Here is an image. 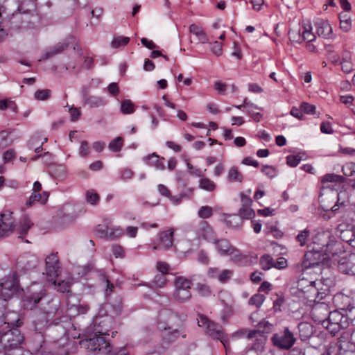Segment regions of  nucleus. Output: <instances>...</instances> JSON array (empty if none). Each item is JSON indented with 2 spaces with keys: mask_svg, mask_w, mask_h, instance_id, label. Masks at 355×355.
Wrapping results in <instances>:
<instances>
[{
  "mask_svg": "<svg viewBox=\"0 0 355 355\" xmlns=\"http://www.w3.org/2000/svg\"><path fill=\"white\" fill-rule=\"evenodd\" d=\"M23 324L16 312H9L4 318V324L0 326V346L5 355H11L13 350L22 347L24 336L18 329Z\"/></svg>",
  "mask_w": 355,
  "mask_h": 355,
  "instance_id": "1",
  "label": "nucleus"
},
{
  "mask_svg": "<svg viewBox=\"0 0 355 355\" xmlns=\"http://www.w3.org/2000/svg\"><path fill=\"white\" fill-rule=\"evenodd\" d=\"M311 313L315 320L322 322L334 335L340 329H346L349 324V318L345 313L338 310L329 311L326 304H315Z\"/></svg>",
  "mask_w": 355,
  "mask_h": 355,
  "instance_id": "2",
  "label": "nucleus"
},
{
  "mask_svg": "<svg viewBox=\"0 0 355 355\" xmlns=\"http://www.w3.org/2000/svg\"><path fill=\"white\" fill-rule=\"evenodd\" d=\"M334 238L329 230H318L312 237L313 243L316 244L318 248L313 251H309L306 253L303 261L304 266L305 268H311L318 265L320 261L317 259V257L320 256V252H322Z\"/></svg>",
  "mask_w": 355,
  "mask_h": 355,
  "instance_id": "3",
  "label": "nucleus"
},
{
  "mask_svg": "<svg viewBox=\"0 0 355 355\" xmlns=\"http://www.w3.org/2000/svg\"><path fill=\"white\" fill-rule=\"evenodd\" d=\"M83 344L90 355H110L112 349L110 343L101 336L95 335L84 340Z\"/></svg>",
  "mask_w": 355,
  "mask_h": 355,
  "instance_id": "4",
  "label": "nucleus"
},
{
  "mask_svg": "<svg viewBox=\"0 0 355 355\" xmlns=\"http://www.w3.org/2000/svg\"><path fill=\"white\" fill-rule=\"evenodd\" d=\"M46 295V289L41 284H32L28 288V293L23 298V306L25 309H33Z\"/></svg>",
  "mask_w": 355,
  "mask_h": 355,
  "instance_id": "5",
  "label": "nucleus"
},
{
  "mask_svg": "<svg viewBox=\"0 0 355 355\" xmlns=\"http://www.w3.org/2000/svg\"><path fill=\"white\" fill-rule=\"evenodd\" d=\"M296 338L293 332L288 327L275 333L271 337L272 345L281 350H289L295 345Z\"/></svg>",
  "mask_w": 355,
  "mask_h": 355,
  "instance_id": "6",
  "label": "nucleus"
},
{
  "mask_svg": "<svg viewBox=\"0 0 355 355\" xmlns=\"http://www.w3.org/2000/svg\"><path fill=\"white\" fill-rule=\"evenodd\" d=\"M191 284L192 282L191 279L183 276L176 277L174 280V299L180 303L189 300L191 297Z\"/></svg>",
  "mask_w": 355,
  "mask_h": 355,
  "instance_id": "7",
  "label": "nucleus"
},
{
  "mask_svg": "<svg viewBox=\"0 0 355 355\" xmlns=\"http://www.w3.org/2000/svg\"><path fill=\"white\" fill-rule=\"evenodd\" d=\"M198 324L200 327L204 328L206 333L212 338L220 340L225 347L224 333L220 324L211 321L204 315H199L198 318Z\"/></svg>",
  "mask_w": 355,
  "mask_h": 355,
  "instance_id": "8",
  "label": "nucleus"
},
{
  "mask_svg": "<svg viewBox=\"0 0 355 355\" xmlns=\"http://www.w3.org/2000/svg\"><path fill=\"white\" fill-rule=\"evenodd\" d=\"M321 252L327 256V259H331L335 262L341 264L345 263L344 261L345 257H343V255L345 254L343 245L341 242L336 241L334 238L327 244V246L325 247Z\"/></svg>",
  "mask_w": 355,
  "mask_h": 355,
  "instance_id": "9",
  "label": "nucleus"
},
{
  "mask_svg": "<svg viewBox=\"0 0 355 355\" xmlns=\"http://www.w3.org/2000/svg\"><path fill=\"white\" fill-rule=\"evenodd\" d=\"M18 288L17 277L16 275L11 274L5 277L0 283V296L9 299Z\"/></svg>",
  "mask_w": 355,
  "mask_h": 355,
  "instance_id": "10",
  "label": "nucleus"
},
{
  "mask_svg": "<svg viewBox=\"0 0 355 355\" xmlns=\"http://www.w3.org/2000/svg\"><path fill=\"white\" fill-rule=\"evenodd\" d=\"M96 232L101 238L115 240L123 236L124 230L120 226L103 227L102 225H98Z\"/></svg>",
  "mask_w": 355,
  "mask_h": 355,
  "instance_id": "11",
  "label": "nucleus"
},
{
  "mask_svg": "<svg viewBox=\"0 0 355 355\" xmlns=\"http://www.w3.org/2000/svg\"><path fill=\"white\" fill-rule=\"evenodd\" d=\"M196 236L198 239H202L212 243L216 238V234L212 227L205 220H200L195 230Z\"/></svg>",
  "mask_w": 355,
  "mask_h": 355,
  "instance_id": "12",
  "label": "nucleus"
},
{
  "mask_svg": "<svg viewBox=\"0 0 355 355\" xmlns=\"http://www.w3.org/2000/svg\"><path fill=\"white\" fill-rule=\"evenodd\" d=\"M321 284L320 281H316L313 285L309 286L308 288L303 293L304 295V297L310 302H315V304H324L323 302H320L326 295L324 292L320 291L319 286Z\"/></svg>",
  "mask_w": 355,
  "mask_h": 355,
  "instance_id": "13",
  "label": "nucleus"
},
{
  "mask_svg": "<svg viewBox=\"0 0 355 355\" xmlns=\"http://www.w3.org/2000/svg\"><path fill=\"white\" fill-rule=\"evenodd\" d=\"M157 328L162 331V338L167 343L175 342L180 336L185 338L187 335L178 329H173L170 327H166L162 322H158Z\"/></svg>",
  "mask_w": 355,
  "mask_h": 355,
  "instance_id": "14",
  "label": "nucleus"
},
{
  "mask_svg": "<svg viewBox=\"0 0 355 355\" xmlns=\"http://www.w3.org/2000/svg\"><path fill=\"white\" fill-rule=\"evenodd\" d=\"M174 230L169 229L168 231H163L158 234V243L153 247V250H168L173 243Z\"/></svg>",
  "mask_w": 355,
  "mask_h": 355,
  "instance_id": "15",
  "label": "nucleus"
},
{
  "mask_svg": "<svg viewBox=\"0 0 355 355\" xmlns=\"http://www.w3.org/2000/svg\"><path fill=\"white\" fill-rule=\"evenodd\" d=\"M14 230V218L11 212L0 214V237L6 236Z\"/></svg>",
  "mask_w": 355,
  "mask_h": 355,
  "instance_id": "16",
  "label": "nucleus"
},
{
  "mask_svg": "<svg viewBox=\"0 0 355 355\" xmlns=\"http://www.w3.org/2000/svg\"><path fill=\"white\" fill-rule=\"evenodd\" d=\"M316 33L319 37L325 39L333 37V30L328 21L323 19H317L314 22Z\"/></svg>",
  "mask_w": 355,
  "mask_h": 355,
  "instance_id": "17",
  "label": "nucleus"
},
{
  "mask_svg": "<svg viewBox=\"0 0 355 355\" xmlns=\"http://www.w3.org/2000/svg\"><path fill=\"white\" fill-rule=\"evenodd\" d=\"M234 107L239 110L246 109L248 114L256 122L260 121L262 114L257 110H261L262 108L258 107L257 105L251 103L248 98H245L243 104L239 105H234Z\"/></svg>",
  "mask_w": 355,
  "mask_h": 355,
  "instance_id": "18",
  "label": "nucleus"
},
{
  "mask_svg": "<svg viewBox=\"0 0 355 355\" xmlns=\"http://www.w3.org/2000/svg\"><path fill=\"white\" fill-rule=\"evenodd\" d=\"M60 262L57 253H52L46 258V271L48 276L56 277L58 276Z\"/></svg>",
  "mask_w": 355,
  "mask_h": 355,
  "instance_id": "19",
  "label": "nucleus"
},
{
  "mask_svg": "<svg viewBox=\"0 0 355 355\" xmlns=\"http://www.w3.org/2000/svg\"><path fill=\"white\" fill-rule=\"evenodd\" d=\"M212 243L215 245L218 252L222 256L230 255L235 252V247L230 244V241L225 239H217L216 237Z\"/></svg>",
  "mask_w": 355,
  "mask_h": 355,
  "instance_id": "20",
  "label": "nucleus"
},
{
  "mask_svg": "<svg viewBox=\"0 0 355 355\" xmlns=\"http://www.w3.org/2000/svg\"><path fill=\"white\" fill-rule=\"evenodd\" d=\"M83 102L84 105H89L91 107H103L107 101L101 97L90 96L86 93L83 94Z\"/></svg>",
  "mask_w": 355,
  "mask_h": 355,
  "instance_id": "21",
  "label": "nucleus"
},
{
  "mask_svg": "<svg viewBox=\"0 0 355 355\" xmlns=\"http://www.w3.org/2000/svg\"><path fill=\"white\" fill-rule=\"evenodd\" d=\"M146 163L150 166L155 167L157 170L163 171L165 169V165L162 162L164 160V157H160L157 153H153L150 155L146 156L144 158Z\"/></svg>",
  "mask_w": 355,
  "mask_h": 355,
  "instance_id": "22",
  "label": "nucleus"
},
{
  "mask_svg": "<svg viewBox=\"0 0 355 355\" xmlns=\"http://www.w3.org/2000/svg\"><path fill=\"white\" fill-rule=\"evenodd\" d=\"M69 46V44L65 42H58L53 47L48 49L44 54L42 55V58L40 60H47L57 54H59L64 51Z\"/></svg>",
  "mask_w": 355,
  "mask_h": 355,
  "instance_id": "23",
  "label": "nucleus"
},
{
  "mask_svg": "<svg viewBox=\"0 0 355 355\" xmlns=\"http://www.w3.org/2000/svg\"><path fill=\"white\" fill-rule=\"evenodd\" d=\"M189 32L197 37L199 42L202 44L209 42L208 36L202 27L193 24L189 26Z\"/></svg>",
  "mask_w": 355,
  "mask_h": 355,
  "instance_id": "24",
  "label": "nucleus"
},
{
  "mask_svg": "<svg viewBox=\"0 0 355 355\" xmlns=\"http://www.w3.org/2000/svg\"><path fill=\"white\" fill-rule=\"evenodd\" d=\"M344 182V177L335 173H327L321 178V182L323 184V187H330L331 186H334L329 185V183H343Z\"/></svg>",
  "mask_w": 355,
  "mask_h": 355,
  "instance_id": "25",
  "label": "nucleus"
},
{
  "mask_svg": "<svg viewBox=\"0 0 355 355\" xmlns=\"http://www.w3.org/2000/svg\"><path fill=\"white\" fill-rule=\"evenodd\" d=\"M49 198V193L43 192L42 193L33 192L29 199L27 200L26 205L27 207L33 206L35 202H40L42 204H45Z\"/></svg>",
  "mask_w": 355,
  "mask_h": 355,
  "instance_id": "26",
  "label": "nucleus"
},
{
  "mask_svg": "<svg viewBox=\"0 0 355 355\" xmlns=\"http://www.w3.org/2000/svg\"><path fill=\"white\" fill-rule=\"evenodd\" d=\"M299 335L302 340L309 338L313 334V327L309 322H302L297 326Z\"/></svg>",
  "mask_w": 355,
  "mask_h": 355,
  "instance_id": "27",
  "label": "nucleus"
},
{
  "mask_svg": "<svg viewBox=\"0 0 355 355\" xmlns=\"http://www.w3.org/2000/svg\"><path fill=\"white\" fill-rule=\"evenodd\" d=\"M351 60V55L349 52L345 51L343 55L342 61L340 62L342 71L345 73H350L354 70V66Z\"/></svg>",
  "mask_w": 355,
  "mask_h": 355,
  "instance_id": "28",
  "label": "nucleus"
},
{
  "mask_svg": "<svg viewBox=\"0 0 355 355\" xmlns=\"http://www.w3.org/2000/svg\"><path fill=\"white\" fill-rule=\"evenodd\" d=\"M33 225L32 221L27 216H24L20 220V227L19 230V238L24 236L29 229Z\"/></svg>",
  "mask_w": 355,
  "mask_h": 355,
  "instance_id": "29",
  "label": "nucleus"
},
{
  "mask_svg": "<svg viewBox=\"0 0 355 355\" xmlns=\"http://www.w3.org/2000/svg\"><path fill=\"white\" fill-rule=\"evenodd\" d=\"M227 180L231 182H241L243 175L237 167L233 166L228 171Z\"/></svg>",
  "mask_w": 355,
  "mask_h": 355,
  "instance_id": "30",
  "label": "nucleus"
},
{
  "mask_svg": "<svg viewBox=\"0 0 355 355\" xmlns=\"http://www.w3.org/2000/svg\"><path fill=\"white\" fill-rule=\"evenodd\" d=\"M340 28L344 32H348L351 30L352 22L350 17L347 13H340L339 15Z\"/></svg>",
  "mask_w": 355,
  "mask_h": 355,
  "instance_id": "31",
  "label": "nucleus"
},
{
  "mask_svg": "<svg viewBox=\"0 0 355 355\" xmlns=\"http://www.w3.org/2000/svg\"><path fill=\"white\" fill-rule=\"evenodd\" d=\"M216 185L214 181L207 178H204L199 181V188L205 191L212 192L216 189Z\"/></svg>",
  "mask_w": 355,
  "mask_h": 355,
  "instance_id": "32",
  "label": "nucleus"
},
{
  "mask_svg": "<svg viewBox=\"0 0 355 355\" xmlns=\"http://www.w3.org/2000/svg\"><path fill=\"white\" fill-rule=\"evenodd\" d=\"M349 196L348 193L345 190H342L337 193V201L336 204L332 207L333 211H336L340 205H345V202L348 201Z\"/></svg>",
  "mask_w": 355,
  "mask_h": 355,
  "instance_id": "33",
  "label": "nucleus"
},
{
  "mask_svg": "<svg viewBox=\"0 0 355 355\" xmlns=\"http://www.w3.org/2000/svg\"><path fill=\"white\" fill-rule=\"evenodd\" d=\"M261 268L264 270H268L273 268L274 259L269 254H263L259 260Z\"/></svg>",
  "mask_w": 355,
  "mask_h": 355,
  "instance_id": "34",
  "label": "nucleus"
},
{
  "mask_svg": "<svg viewBox=\"0 0 355 355\" xmlns=\"http://www.w3.org/2000/svg\"><path fill=\"white\" fill-rule=\"evenodd\" d=\"M311 25H307L306 26H303V30L302 31V42H311L315 40V35L311 31Z\"/></svg>",
  "mask_w": 355,
  "mask_h": 355,
  "instance_id": "35",
  "label": "nucleus"
},
{
  "mask_svg": "<svg viewBox=\"0 0 355 355\" xmlns=\"http://www.w3.org/2000/svg\"><path fill=\"white\" fill-rule=\"evenodd\" d=\"M310 236V230L308 228L300 231L295 236V241L299 243L301 247L306 244V241Z\"/></svg>",
  "mask_w": 355,
  "mask_h": 355,
  "instance_id": "36",
  "label": "nucleus"
},
{
  "mask_svg": "<svg viewBox=\"0 0 355 355\" xmlns=\"http://www.w3.org/2000/svg\"><path fill=\"white\" fill-rule=\"evenodd\" d=\"M86 201L92 205H98L100 200V196L94 189H89L86 191Z\"/></svg>",
  "mask_w": 355,
  "mask_h": 355,
  "instance_id": "37",
  "label": "nucleus"
},
{
  "mask_svg": "<svg viewBox=\"0 0 355 355\" xmlns=\"http://www.w3.org/2000/svg\"><path fill=\"white\" fill-rule=\"evenodd\" d=\"M193 189L191 188H189L187 192H181L178 196H173L171 194L170 195V197L168 198L170 199V200L175 205H179L182 199L186 197H189V196L192 195Z\"/></svg>",
  "mask_w": 355,
  "mask_h": 355,
  "instance_id": "38",
  "label": "nucleus"
},
{
  "mask_svg": "<svg viewBox=\"0 0 355 355\" xmlns=\"http://www.w3.org/2000/svg\"><path fill=\"white\" fill-rule=\"evenodd\" d=\"M230 255H232V261L240 265L245 264L247 262L248 258L247 255L241 254L236 248L235 252L234 251V252Z\"/></svg>",
  "mask_w": 355,
  "mask_h": 355,
  "instance_id": "39",
  "label": "nucleus"
},
{
  "mask_svg": "<svg viewBox=\"0 0 355 355\" xmlns=\"http://www.w3.org/2000/svg\"><path fill=\"white\" fill-rule=\"evenodd\" d=\"M234 271L230 269H223L218 274V280L222 284L227 282L233 276Z\"/></svg>",
  "mask_w": 355,
  "mask_h": 355,
  "instance_id": "40",
  "label": "nucleus"
},
{
  "mask_svg": "<svg viewBox=\"0 0 355 355\" xmlns=\"http://www.w3.org/2000/svg\"><path fill=\"white\" fill-rule=\"evenodd\" d=\"M213 214V209L208 205L200 207L198 211V217L202 219L209 218L212 216Z\"/></svg>",
  "mask_w": 355,
  "mask_h": 355,
  "instance_id": "41",
  "label": "nucleus"
},
{
  "mask_svg": "<svg viewBox=\"0 0 355 355\" xmlns=\"http://www.w3.org/2000/svg\"><path fill=\"white\" fill-rule=\"evenodd\" d=\"M239 215L241 218L250 219L254 216L255 213L250 206H242L239 210Z\"/></svg>",
  "mask_w": 355,
  "mask_h": 355,
  "instance_id": "42",
  "label": "nucleus"
},
{
  "mask_svg": "<svg viewBox=\"0 0 355 355\" xmlns=\"http://www.w3.org/2000/svg\"><path fill=\"white\" fill-rule=\"evenodd\" d=\"M135 105L130 100H125L121 103V111L124 114H130L135 112Z\"/></svg>",
  "mask_w": 355,
  "mask_h": 355,
  "instance_id": "43",
  "label": "nucleus"
},
{
  "mask_svg": "<svg viewBox=\"0 0 355 355\" xmlns=\"http://www.w3.org/2000/svg\"><path fill=\"white\" fill-rule=\"evenodd\" d=\"M266 297L263 295L257 293L252 295L249 300V304L254 305L257 308H259L263 303Z\"/></svg>",
  "mask_w": 355,
  "mask_h": 355,
  "instance_id": "44",
  "label": "nucleus"
},
{
  "mask_svg": "<svg viewBox=\"0 0 355 355\" xmlns=\"http://www.w3.org/2000/svg\"><path fill=\"white\" fill-rule=\"evenodd\" d=\"M289 40L292 42L301 44L302 42V35L301 30H291L288 32Z\"/></svg>",
  "mask_w": 355,
  "mask_h": 355,
  "instance_id": "45",
  "label": "nucleus"
},
{
  "mask_svg": "<svg viewBox=\"0 0 355 355\" xmlns=\"http://www.w3.org/2000/svg\"><path fill=\"white\" fill-rule=\"evenodd\" d=\"M123 146V139L121 137H118L114 139L109 144V148L113 152H119L121 150Z\"/></svg>",
  "mask_w": 355,
  "mask_h": 355,
  "instance_id": "46",
  "label": "nucleus"
},
{
  "mask_svg": "<svg viewBox=\"0 0 355 355\" xmlns=\"http://www.w3.org/2000/svg\"><path fill=\"white\" fill-rule=\"evenodd\" d=\"M130 41L128 37L118 36L114 38L112 42V46L114 48H118L121 46L126 45Z\"/></svg>",
  "mask_w": 355,
  "mask_h": 355,
  "instance_id": "47",
  "label": "nucleus"
},
{
  "mask_svg": "<svg viewBox=\"0 0 355 355\" xmlns=\"http://www.w3.org/2000/svg\"><path fill=\"white\" fill-rule=\"evenodd\" d=\"M50 96L51 90L47 89L37 90L34 94V97L37 101H46L49 98Z\"/></svg>",
  "mask_w": 355,
  "mask_h": 355,
  "instance_id": "48",
  "label": "nucleus"
},
{
  "mask_svg": "<svg viewBox=\"0 0 355 355\" xmlns=\"http://www.w3.org/2000/svg\"><path fill=\"white\" fill-rule=\"evenodd\" d=\"M261 172L270 178H273L277 175V171L272 166L263 165L261 168Z\"/></svg>",
  "mask_w": 355,
  "mask_h": 355,
  "instance_id": "49",
  "label": "nucleus"
},
{
  "mask_svg": "<svg viewBox=\"0 0 355 355\" xmlns=\"http://www.w3.org/2000/svg\"><path fill=\"white\" fill-rule=\"evenodd\" d=\"M342 171L345 176H352L355 174V163L348 162L342 167Z\"/></svg>",
  "mask_w": 355,
  "mask_h": 355,
  "instance_id": "50",
  "label": "nucleus"
},
{
  "mask_svg": "<svg viewBox=\"0 0 355 355\" xmlns=\"http://www.w3.org/2000/svg\"><path fill=\"white\" fill-rule=\"evenodd\" d=\"M316 281H310L305 278H302L298 280L297 287V289L302 293L305 292V290L308 288L309 286L313 285Z\"/></svg>",
  "mask_w": 355,
  "mask_h": 355,
  "instance_id": "51",
  "label": "nucleus"
},
{
  "mask_svg": "<svg viewBox=\"0 0 355 355\" xmlns=\"http://www.w3.org/2000/svg\"><path fill=\"white\" fill-rule=\"evenodd\" d=\"M315 106L306 102H303L300 105V110L307 114H313L315 112Z\"/></svg>",
  "mask_w": 355,
  "mask_h": 355,
  "instance_id": "52",
  "label": "nucleus"
},
{
  "mask_svg": "<svg viewBox=\"0 0 355 355\" xmlns=\"http://www.w3.org/2000/svg\"><path fill=\"white\" fill-rule=\"evenodd\" d=\"M7 300L0 296V326L4 324V318L8 313L4 314Z\"/></svg>",
  "mask_w": 355,
  "mask_h": 355,
  "instance_id": "53",
  "label": "nucleus"
},
{
  "mask_svg": "<svg viewBox=\"0 0 355 355\" xmlns=\"http://www.w3.org/2000/svg\"><path fill=\"white\" fill-rule=\"evenodd\" d=\"M167 282V279L164 275H157L155 276L153 279V284L158 288H162L165 286Z\"/></svg>",
  "mask_w": 355,
  "mask_h": 355,
  "instance_id": "54",
  "label": "nucleus"
},
{
  "mask_svg": "<svg viewBox=\"0 0 355 355\" xmlns=\"http://www.w3.org/2000/svg\"><path fill=\"white\" fill-rule=\"evenodd\" d=\"M170 266L169 265L164 261H159L156 264V269L158 272H159L162 275H166L168 273Z\"/></svg>",
  "mask_w": 355,
  "mask_h": 355,
  "instance_id": "55",
  "label": "nucleus"
},
{
  "mask_svg": "<svg viewBox=\"0 0 355 355\" xmlns=\"http://www.w3.org/2000/svg\"><path fill=\"white\" fill-rule=\"evenodd\" d=\"M53 283L58 291L62 293L69 292L70 288V283L69 282L63 280L59 282L57 284L55 282Z\"/></svg>",
  "mask_w": 355,
  "mask_h": 355,
  "instance_id": "56",
  "label": "nucleus"
},
{
  "mask_svg": "<svg viewBox=\"0 0 355 355\" xmlns=\"http://www.w3.org/2000/svg\"><path fill=\"white\" fill-rule=\"evenodd\" d=\"M301 161V157L299 155H290L286 157V164L291 167L297 166Z\"/></svg>",
  "mask_w": 355,
  "mask_h": 355,
  "instance_id": "57",
  "label": "nucleus"
},
{
  "mask_svg": "<svg viewBox=\"0 0 355 355\" xmlns=\"http://www.w3.org/2000/svg\"><path fill=\"white\" fill-rule=\"evenodd\" d=\"M197 288L199 293L203 297H207L211 295V289L209 286L206 284H198Z\"/></svg>",
  "mask_w": 355,
  "mask_h": 355,
  "instance_id": "58",
  "label": "nucleus"
},
{
  "mask_svg": "<svg viewBox=\"0 0 355 355\" xmlns=\"http://www.w3.org/2000/svg\"><path fill=\"white\" fill-rule=\"evenodd\" d=\"M79 153L81 157H85L89 154V144L87 141H82L80 143Z\"/></svg>",
  "mask_w": 355,
  "mask_h": 355,
  "instance_id": "59",
  "label": "nucleus"
},
{
  "mask_svg": "<svg viewBox=\"0 0 355 355\" xmlns=\"http://www.w3.org/2000/svg\"><path fill=\"white\" fill-rule=\"evenodd\" d=\"M287 260L284 257H279L276 261L274 260L273 268L282 270L287 267Z\"/></svg>",
  "mask_w": 355,
  "mask_h": 355,
  "instance_id": "60",
  "label": "nucleus"
},
{
  "mask_svg": "<svg viewBox=\"0 0 355 355\" xmlns=\"http://www.w3.org/2000/svg\"><path fill=\"white\" fill-rule=\"evenodd\" d=\"M211 51L216 56H220V55H222V43L218 41L214 42L211 47Z\"/></svg>",
  "mask_w": 355,
  "mask_h": 355,
  "instance_id": "61",
  "label": "nucleus"
},
{
  "mask_svg": "<svg viewBox=\"0 0 355 355\" xmlns=\"http://www.w3.org/2000/svg\"><path fill=\"white\" fill-rule=\"evenodd\" d=\"M69 112L70 114L71 120L72 121H77L80 116V108L74 107H69Z\"/></svg>",
  "mask_w": 355,
  "mask_h": 355,
  "instance_id": "62",
  "label": "nucleus"
},
{
  "mask_svg": "<svg viewBox=\"0 0 355 355\" xmlns=\"http://www.w3.org/2000/svg\"><path fill=\"white\" fill-rule=\"evenodd\" d=\"M8 145V133L6 131H0V149L6 148Z\"/></svg>",
  "mask_w": 355,
  "mask_h": 355,
  "instance_id": "63",
  "label": "nucleus"
},
{
  "mask_svg": "<svg viewBox=\"0 0 355 355\" xmlns=\"http://www.w3.org/2000/svg\"><path fill=\"white\" fill-rule=\"evenodd\" d=\"M112 249L113 254L116 258H123L124 257V250L121 245H114Z\"/></svg>",
  "mask_w": 355,
  "mask_h": 355,
  "instance_id": "64",
  "label": "nucleus"
}]
</instances>
